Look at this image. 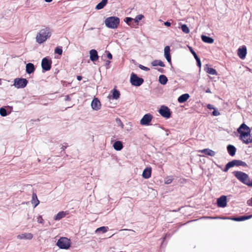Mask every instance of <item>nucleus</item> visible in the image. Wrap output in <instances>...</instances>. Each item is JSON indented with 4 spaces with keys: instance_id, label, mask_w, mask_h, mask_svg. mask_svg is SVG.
<instances>
[{
    "instance_id": "obj_1",
    "label": "nucleus",
    "mask_w": 252,
    "mask_h": 252,
    "mask_svg": "<svg viewBox=\"0 0 252 252\" xmlns=\"http://www.w3.org/2000/svg\"><path fill=\"white\" fill-rule=\"evenodd\" d=\"M237 131L240 134L239 139L244 143L249 144L252 142L251 129L245 123L242 124L237 128Z\"/></svg>"
},
{
    "instance_id": "obj_2",
    "label": "nucleus",
    "mask_w": 252,
    "mask_h": 252,
    "mask_svg": "<svg viewBox=\"0 0 252 252\" xmlns=\"http://www.w3.org/2000/svg\"><path fill=\"white\" fill-rule=\"evenodd\" d=\"M51 30L49 28L40 30L36 35V41L39 44L43 43L51 36Z\"/></svg>"
},
{
    "instance_id": "obj_3",
    "label": "nucleus",
    "mask_w": 252,
    "mask_h": 252,
    "mask_svg": "<svg viewBox=\"0 0 252 252\" xmlns=\"http://www.w3.org/2000/svg\"><path fill=\"white\" fill-rule=\"evenodd\" d=\"M234 176L243 184L252 187V180H251L249 175L242 171H235L233 172Z\"/></svg>"
},
{
    "instance_id": "obj_4",
    "label": "nucleus",
    "mask_w": 252,
    "mask_h": 252,
    "mask_svg": "<svg viewBox=\"0 0 252 252\" xmlns=\"http://www.w3.org/2000/svg\"><path fill=\"white\" fill-rule=\"evenodd\" d=\"M104 23L107 28L115 29L120 24V19L115 16L109 17L105 20Z\"/></svg>"
},
{
    "instance_id": "obj_5",
    "label": "nucleus",
    "mask_w": 252,
    "mask_h": 252,
    "mask_svg": "<svg viewBox=\"0 0 252 252\" xmlns=\"http://www.w3.org/2000/svg\"><path fill=\"white\" fill-rule=\"evenodd\" d=\"M70 240L66 237L60 238L57 243V246L62 249L67 250L70 247Z\"/></svg>"
},
{
    "instance_id": "obj_6",
    "label": "nucleus",
    "mask_w": 252,
    "mask_h": 252,
    "mask_svg": "<svg viewBox=\"0 0 252 252\" xmlns=\"http://www.w3.org/2000/svg\"><path fill=\"white\" fill-rule=\"evenodd\" d=\"M130 82L132 86L139 87L141 86L144 82L143 78L138 77V76L132 73L130 76Z\"/></svg>"
},
{
    "instance_id": "obj_7",
    "label": "nucleus",
    "mask_w": 252,
    "mask_h": 252,
    "mask_svg": "<svg viewBox=\"0 0 252 252\" xmlns=\"http://www.w3.org/2000/svg\"><path fill=\"white\" fill-rule=\"evenodd\" d=\"M28 82L25 78H17L14 80L13 85L17 89L24 88L27 86Z\"/></svg>"
},
{
    "instance_id": "obj_8",
    "label": "nucleus",
    "mask_w": 252,
    "mask_h": 252,
    "mask_svg": "<svg viewBox=\"0 0 252 252\" xmlns=\"http://www.w3.org/2000/svg\"><path fill=\"white\" fill-rule=\"evenodd\" d=\"M159 113L164 118L166 119L169 118L171 116L170 109L168 107L162 105L158 110Z\"/></svg>"
},
{
    "instance_id": "obj_9",
    "label": "nucleus",
    "mask_w": 252,
    "mask_h": 252,
    "mask_svg": "<svg viewBox=\"0 0 252 252\" xmlns=\"http://www.w3.org/2000/svg\"><path fill=\"white\" fill-rule=\"evenodd\" d=\"M153 116L151 114H146L141 119L140 123L142 126H148L150 125Z\"/></svg>"
},
{
    "instance_id": "obj_10",
    "label": "nucleus",
    "mask_w": 252,
    "mask_h": 252,
    "mask_svg": "<svg viewBox=\"0 0 252 252\" xmlns=\"http://www.w3.org/2000/svg\"><path fill=\"white\" fill-rule=\"evenodd\" d=\"M51 61L46 58H43L41 62V67L42 69L45 71L49 70L51 67Z\"/></svg>"
},
{
    "instance_id": "obj_11",
    "label": "nucleus",
    "mask_w": 252,
    "mask_h": 252,
    "mask_svg": "<svg viewBox=\"0 0 252 252\" xmlns=\"http://www.w3.org/2000/svg\"><path fill=\"white\" fill-rule=\"evenodd\" d=\"M92 108L94 110L97 111L101 108V103L97 98H94L91 103Z\"/></svg>"
},
{
    "instance_id": "obj_12",
    "label": "nucleus",
    "mask_w": 252,
    "mask_h": 252,
    "mask_svg": "<svg viewBox=\"0 0 252 252\" xmlns=\"http://www.w3.org/2000/svg\"><path fill=\"white\" fill-rule=\"evenodd\" d=\"M237 51L238 55L240 59H244L245 58L247 54V48L246 46L244 45L239 48Z\"/></svg>"
},
{
    "instance_id": "obj_13",
    "label": "nucleus",
    "mask_w": 252,
    "mask_h": 252,
    "mask_svg": "<svg viewBox=\"0 0 252 252\" xmlns=\"http://www.w3.org/2000/svg\"><path fill=\"white\" fill-rule=\"evenodd\" d=\"M170 47L168 46H166L165 47L164 49V57L167 60V62L170 63L171 64V56L170 54Z\"/></svg>"
},
{
    "instance_id": "obj_14",
    "label": "nucleus",
    "mask_w": 252,
    "mask_h": 252,
    "mask_svg": "<svg viewBox=\"0 0 252 252\" xmlns=\"http://www.w3.org/2000/svg\"><path fill=\"white\" fill-rule=\"evenodd\" d=\"M198 152L204 154L205 156H209L211 157H214L216 155V152L210 149H204L199 150Z\"/></svg>"
},
{
    "instance_id": "obj_15",
    "label": "nucleus",
    "mask_w": 252,
    "mask_h": 252,
    "mask_svg": "<svg viewBox=\"0 0 252 252\" xmlns=\"http://www.w3.org/2000/svg\"><path fill=\"white\" fill-rule=\"evenodd\" d=\"M33 238V235L31 233H24L17 236L19 239L31 240Z\"/></svg>"
},
{
    "instance_id": "obj_16",
    "label": "nucleus",
    "mask_w": 252,
    "mask_h": 252,
    "mask_svg": "<svg viewBox=\"0 0 252 252\" xmlns=\"http://www.w3.org/2000/svg\"><path fill=\"white\" fill-rule=\"evenodd\" d=\"M90 58L93 62H95L98 59V56L96 50L92 49L90 51Z\"/></svg>"
},
{
    "instance_id": "obj_17",
    "label": "nucleus",
    "mask_w": 252,
    "mask_h": 252,
    "mask_svg": "<svg viewBox=\"0 0 252 252\" xmlns=\"http://www.w3.org/2000/svg\"><path fill=\"white\" fill-rule=\"evenodd\" d=\"M227 150L229 155L233 157L236 154V148L234 146L229 144L227 146Z\"/></svg>"
},
{
    "instance_id": "obj_18",
    "label": "nucleus",
    "mask_w": 252,
    "mask_h": 252,
    "mask_svg": "<svg viewBox=\"0 0 252 252\" xmlns=\"http://www.w3.org/2000/svg\"><path fill=\"white\" fill-rule=\"evenodd\" d=\"M151 167H147L143 171L142 177L145 179H149L151 176Z\"/></svg>"
},
{
    "instance_id": "obj_19",
    "label": "nucleus",
    "mask_w": 252,
    "mask_h": 252,
    "mask_svg": "<svg viewBox=\"0 0 252 252\" xmlns=\"http://www.w3.org/2000/svg\"><path fill=\"white\" fill-rule=\"evenodd\" d=\"M252 218V215H250L249 216H242L238 217H235L232 219H231V220L237 221H243L245 220L250 219H251Z\"/></svg>"
},
{
    "instance_id": "obj_20",
    "label": "nucleus",
    "mask_w": 252,
    "mask_h": 252,
    "mask_svg": "<svg viewBox=\"0 0 252 252\" xmlns=\"http://www.w3.org/2000/svg\"><path fill=\"white\" fill-rule=\"evenodd\" d=\"M35 70L34 66L32 63H28L26 65V71L28 74H31Z\"/></svg>"
},
{
    "instance_id": "obj_21",
    "label": "nucleus",
    "mask_w": 252,
    "mask_h": 252,
    "mask_svg": "<svg viewBox=\"0 0 252 252\" xmlns=\"http://www.w3.org/2000/svg\"><path fill=\"white\" fill-rule=\"evenodd\" d=\"M68 214V213L66 212L61 211L59 212L55 217L54 220H59L62 218L65 217L66 215Z\"/></svg>"
},
{
    "instance_id": "obj_22",
    "label": "nucleus",
    "mask_w": 252,
    "mask_h": 252,
    "mask_svg": "<svg viewBox=\"0 0 252 252\" xmlns=\"http://www.w3.org/2000/svg\"><path fill=\"white\" fill-rule=\"evenodd\" d=\"M113 147L115 150L121 151L123 148V145L121 141H116L113 144Z\"/></svg>"
},
{
    "instance_id": "obj_23",
    "label": "nucleus",
    "mask_w": 252,
    "mask_h": 252,
    "mask_svg": "<svg viewBox=\"0 0 252 252\" xmlns=\"http://www.w3.org/2000/svg\"><path fill=\"white\" fill-rule=\"evenodd\" d=\"M189 97V95L188 94H185L180 95L178 98V101L180 103H184L187 100Z\"/></svg>"
},
{
    "instance_id": "obj_24",
    "label": "nucleus",
    "mask_w": 252,
    "mask_h": 252,
    "mask_svg": "<svg viewBox=\"0 0 252 252\" xmlns=\"http://www.w3.org/2000/svg\"><path fill=\"white\" fill-rule=\"evenodd\" d=\"M32 203L34 205V207H36L39 203L37 195L35 193L32 194Z\"/></svg>"
},
{
    "instance_id": "obj_25",
    "label": "nucleus",
    "mask_w": 252,
    "mask_h": 252,
    "mask_svg": "<svg viewBox=\"0 0 252 252\" xmlns=\"http://www.w3.org/2000/svg\"><path fill=\"white\" fill-rule=\"evenodd\" d=\"M108 0H102L101 2L98 3L95 6V9L100 10L104 7L107 3Z\"/></svg>"
},
{
    "instance_id": "obj_26",
    "label": "nucleus",
    "mask_w": 252,
    "mask_h": 252,
    "mask_svg": "<svg viewBox=\"0 0 252 252\" xmlns=\"http://www.w3.org/2000/svg\"><path fill=\"white\" fill-rule=\"evenodd\" d=\"M151 64L153 66H160L161 67H164L165 64L164 63L161 61V60H155L152 62Z\"/></svg>"
},
{
    "instance_id": "obj_27",
    "label": "nucleus",
    "mask_w": 252,
    "mask_h": 252,
    "mask_svg": "<svg viewBox=\"0 0 252 252\" xmlns=\"http://www.w3.org/2000/svg\"><path fill=\"white\" fill-rule=\"evenodd\" d=\"M201 39L203 42L207 43H212L214 41L213 38L204 35H201Z\"/></svg>"
},
{
    "instance_id": "obj_28",
    "label": "nucleus",
    "mask_w": 252,
    "mask_h": 252,
    "mask_svg": "<svg viewBox=\"0 0 252 252\" xmlns=\"http://www.w3.org/2000/svg\"><path fill=\"white\" fill-rule=\"evenodd\" d=\"M204 69L207 73L210 74L217 75V72L215 69L208 67L207 65H206V67H205Z\"/></svg>"
},
{
    "instance_id": "obj_29",
    "label": "nucleus",
    "mask_w": 252,
    "mask_h": 252,
    "mask_svg": "<svg viewBox=\"0 0 252 252\" xmlns=\"http://www.w3.org/2000/svg\"><path fill=\"white\" fill-rule=\"evenodd\" d=\"M159 82L162 85H165L168 81L167 78L164 75H160L158 79Z\"/></svg>"
},
{
    "instance_id": "obj_30",
    "label": "nucleus",
    "mask_w": 252,
    "mask_h": 252,
    "mask_svg": "<svg viewBox=\"0 0 252 252\" xmlns=\"http://www.w3.org/2000/svg\"><path fill=\"white\" fill-rule=\"evenodd\" d=\"M233 160L234 162L235 166H243V167L247 166V163L244 161H243L240 160H237V159H234Z\"/></svg>"
},
{
    "instance_id": "obj_31",
    "label": "nucleus",
    "mask_w": 252,
    "mask_h": 252,
    "mask_svg": "<svg viewBox=\"0 0 252 252\" xmlns=\"http://www.w3.org/2000/svg\"><path fill=\"white\" fill-rule=\"evenodd\" d=\"M234 166H235L234 162V160H233L228 162L226 164L225 167L223 169V171L227 172L229 168H230Z\"/></svg>"
},
{
    "instance_id": "obj_32",
    "label": "nucleus",
    "mask_w": 252,
    "mask_h": 252,
    "mask_svg": "<svg viewBox=\"0 0 252 252\" xmlns=\"http://www.w3.org/2000/svg\"><path fill=\"white\" fill-rule=\"evenodd\" d=\"M120 95V93L119 91L114 89L113 90V94H112V98L115 99H117L118 98H119Z\"/></svg>"
},
{
    "instance_id": "obj_33",
    "label": "nucleus",
    "mask_w": 252,
    "mask_h": 252,
    "mask_svg": "<svg viewBox=\"0 0 252 252\" xmlns=\"http://www.w3.org/2000/svg\"><path fill=\"white\" fill-rule=\"evenodd\" d=\"M227 205V197L225 195H221V208H224Z\"/></svg>"
},
{
    "instance_id": "obj_34",
    "label": "nucleus",
    "mask_w": 252,
    "mask_h": 252,
    "mask_svg": "<svg viewBox=\"0 0 252 252\" xmlns=\"http://www.w3.org/2000/svg\"><path fill=\"white\" fill-rule=\"evenodd\" d=\"M181 30L185 33H189V29L186 24L181 25Z\"/></svg>"
},
{
    "instance_id": "obj_35",
    "label": "nucleus",
    "mask_w": 252,
    "mask_h": 252,
    "mask_svg": "<svg viewBox=\"0 0 252 252\" xmlns=\"http://www.w3.org/2000/svg\"><path fill=\"white\" fill-rule=\"evenodd\" d=\"M107 230H108L107 227L101 226V227L97 228L95 230V232L97 233L99 231H102L103 233H105L106 232H107Z\"/></svg>"
},
{
    "instance_id": "obj_36",
    "label": "nucleus",
    "mask_w": 252,
    "mask_h": 252,
    "mask_svg": "<svg viewBox=\"0 0 252 252\" xmlns=\"http://www.w3.org/2000/svg\"><path fill=\"white\" fill-rule=\"evenodd\" d=\"M0 115L2 117H5L7 115V111L4 108L1 107L0 108Z\"/></svg>"
},
{
    "instance_id": "obj_37",
    "label": "nucleus",
    "mask_w": 252,
    "mask_h": 252,
    "mask_svg": "<svg viewBox=\"0 0 252 252\" xmlns=\"http://www.w3.org/2000/svg\"><path fill=\"white\" fill-rule=\"evenodd\" d=\"M55 53L61 55L63 53V50L61 47H57L55 49Z\"/></svg>"
},
{
    "instance_id": "obj_38",
    "label": "nucleus",
    "mask_w": 252,
    "mask_h": 252,
    "mask_svg": "<svg viewBox=\"0 0 252 252\" xmlns=\"http://www.w3.org/2000/svg\"><path fill=\"white\" fill-rule=\"evenodd\" d=\"M144 17L143 15L142 14H139L137 15L135 18L134 19V20L135 23L139 22L142 18Z\"/></svg>"
},
{
    "instance_id": "obj_39",
    "label": "nucleus",
    "mask_w": 252,
    "mask_h": 252,
    "mask_svg": "<svg viewBox=\"0 0 252 252\" xmlns=\"http://www.w3.org/2000/svg\"><path fill=\"white\" fill-rule=\"evenodd\" d=\"M116 122L117 123V124L120 126L121 127V128H124V125L122 123V122L121 121V120H120V119L117 118L116 119Z\"/></svg>"
},
{
    "instance_id": "obj_40",
    "label": "nucleus",
    "mask_w": 252,
    "mask_h": 252,
    "mask_svg": "<svg viewBox=\"0 0 252 252\" xmlns=\"http://www.w3.org/2000/svg\"><path fill=\"white\" fill-rule=\"evenodd\" d=\"M37 221L40 223L43 224L44 223V220L42 219L41 216H39L37 218Z\"/></svg>"
},
{
    "instance_id": "obj_41",
    "label": "nucleus",
    "mask_w": 252,
    "mask_h": 252,
    "mask_svg": "<svg viewBox=\"0 0 252 252\" xmlns=\"http://www.w3.org/2000/svg\"><path fill=\"white\" fill-rule=\"evenodd\" d=\"M139 67L143 70H144V71H149L150 70V69L143 65H141V64H139Z\"/></svg>"
},
{
    "instance_id": "obj_42",
    "label": "nucleus",
    "mask_w": 252,
    "mask_h": 252,
    "mask_svg": "<svg viewBox=\"0 0 252 252\" xmlns=\"http://www.w3.org/2000/svg\"><path fill=\"white\" fill-rule=\"evenodd\" d=\"M213 110L214 111L212 112V115L213 116H217L220 114V112L218 111H217L215 108H214Z\"/></svg>"
},
{
    "instance_id": "obj_43",
    "label": "nucleus",
    "mask_w": 252,
    "mask_h": 252,
    "mask_svg": "<svg viewBox=\"0 0 252 252\" xmlns=\"http://www.w3.org/2000/svg\"><path fill=\"white\" fill-rule=\"evenodd\" d=\"M189 50H190V52L191 53V54H192V55L193 56V57H194V58L198 57L196 53L191 47H189Z\"/></svg>"
},
{
    "instance_id": "obj_44",
    "label": "nucleus",
    "mask_w": 252,
    "mask_h": 252,
    "mask_svg": "<svg viewBox=\"0 0 252 252\" xmlns=\"http://www.w3.org/2000/svg\"><path fill=\"white\" fill-rule=\"evenodd\" d=\"M195 59L196 60V62H197V65L199 66V67H200L201 65V61H200V59L198 57L195 58Z\"/></svg>"
},
{
    "instance_id": "obj_45",
    "label": "nucleus",
    "mask_w": 252,
    "mask_h": 252,
    "mask_svg": "<svg viewBox=\"0 0 252 252\" xmlns=\"http://www.w3.org/2000/svg\"><path fill=\"white\" fill-rule=\"evenodd\" d=\"M133 19L131 17H126L125 20V21L127 24H129V22H130Z\"/></svg>"
},
{
    "instance_id": "obj_46",
    "label": "nucleus",
    "mask_w": 252,
    "mask_h": 252,
    "mask_svg": "<svg viewBox=\"0 0 252 252\" xmlns=\"http://www.w3.org/2000/svg\"><path fill=\"white\" fill-rule=\"evenodd\" d=\"M107 52V57L109 59H112V55L109 51H106Z\"/></svg>"
},
{
    "instance_id": "obj_47",
    "label": "nucleus",
    "mask_w": 252,
    "mask_h": 252,
    "mask_svg": "<svg viewBox=\"0 0 252 252\" xmlns=\"http://www.w3.org/2000/svg\"><path fill=\"white\" fill-rule=\"evenodd\" d=\"M217 205H218V207H220V205H221V203H220V197L218 198L217 201Z\"/></svg>"
},
{
    "instance_id": "obj_48",
    "label": "nucleus",
    "mask_w": 252,
    "mask_h": 252,
    "mask_svg": "<svg viewBox=\"0 0 252 252\" xmlns=\"http://www.w3.org/2000/svg\"><path fill=\"white\" fill-rule=\"evenodd\" d=\"M207 107L209 109H210V110L214 109L215 108L212 105L210 104H208Z\"/></svg>"
},
{
    "instance_id": "obj_49",
    "label": "nucleus",
    "mask_w": 252,
    "mask_h": 252,
    "mask_svg": "<svg viewBox=\"0 0 252 252\" xmlns=\"http://www.w3.org/2000/svg\"><path fill=\"white\" fill-rule=\"evenodd\" d=\"M164 25L165 26L170 27L171 26V23L168 21H166L164 23Z\"/></svg>"
},
{
    "instance_id": "obj_50",
    "label": "nucleus",
    "mask_w": 252,
    "mask_h": 252,
    "mask_svg": "<svg viewBox=\"0 0 252 252\" xmlns=\"http://www.w3.org/2000/svg\"><path fill=\"white\" fill-rule=\"evenodd\" d=\"M206 218L207 219H220V218L218 217H206Z\"/></svg>"
},
{
    "instance_id": "obj_51",
    "label": "nucleus",
    "mask_w": 252,
    "mask_h": 252,
    "mask_svg": "<svg viewBox=\"0 0 252 252\" xmlns=\"http://www.w3.org/2000/svg\"><path fill=\"white\" fill-rule=\"evenodd\" d=\"M172 180L171 179H169L165 181V183L167 184H168L171 183L172 182Z\"/></svg>"
},
{
    "instance_id": "obj_52",
    "label": "nucleus",
    "mask_w": 252,
    "mask_h": 252,
    "mask_svg": "<svg viewBox=\"0 0 252 252\" xmlns=\"http://www.w3.org/2000/svg\"><path fill=\"white\" fill-rule=\"evenodd\" d=\"M70 100V97L68 95H66L65 96V101H68V100Z\"/></svg>"
},
{
    "instance_id": "obj_53",
    "label": "nucleus",
    "mask_w": 252,
    "mask_h": 252,
    "mask_svg": "<svg viewBox=\"0 0 252 252\" xmlns=\"http://www.w3.org/2000/svg\"><path fill=\"white\" fill-rule=\"evenodd\" d=\"M82 76H77V79L78 81H80V80H82Z\"/></svg>"
},
{
    "instance_id": "obj_54",
    "label": "nucleus",
    "mask_w": 252,
    "mask_h": 252,
    "mask_svg": "<svg viewBox=\"0 0 252 252\" xmlns=\"http://www.w3.org/2000/svg\"><path fill=\"white\" fill-rule=\"evenodd\" d=\"M249 201H250V200L248 201V202H247L248 204L249 205H251V206H252V197L251 198V202H252V203H251V204L249 203Z\"/></svg>"
},
{
    "instance_id": "obj_55",
    "label": "nucleus",
    "mask_w": 252,
    "mask_h": 252,
    "mask_svg": "<svg viewBox=\"0 0 252 252\" xmlns=\"http://www.w3.org/2000/svg\"><path fill=\"white\" fill-rule=\"evenodd\" d=\"M158 71H159V72H161V73L163 72V69H162V68H159V69H158Z\"/></svg>"
},
{
    "instance_id": "obj_56",
    "label": "nucleus",
    "mask_w": 252,
    "mask_h": 252,
    "mask_svg": "<svg viewBox=\"0 0 252 252\" xmlns=\"http://www.w3.org/2000/svg\"><path fill=\"white\" fill-rule=\"evenodd\" d=\"M110 63V61H107L106 62V65H109V63Z\"/></svg>"
},
{
    "instance_id": "obj_57",
    "label": "nucleus",
    "mask_w": 252,
    "mask_h": 252,
    "mask_svg": "<svg viewBox=\"0 0 252 252\" xmlns=\"http://www.w3.org/2000/svg\"><path fill=\"white\" fill-rule=\"evenodd\" d=\"M46 2H50L52 0H44Z\"/></svg>"
},
{
    "instance_id": "obj_58",
    "label": "nucleus",
    "mask_w": 252,
    "mask_h": 252,
    "mask_svg": "<svg viewBox=\"0 0 252 252\" xmlns=\"http://www.w3.org/2000/svg\"><path fill=\"white\" fill-rule=\"evenodd\" d=\"M65 148H66L65 147H64V146H63L62 147V150H64L65 149Z\"/></svg>"
},
{
    "instance_id": "obj_59",
    "label": "nucleus",
    "mask_w": 252,
    "mask_h": 252,
    "mask_svg": "<svg viewBox=\"0 0 252 252\" xmlns=\"http://www.w3.org/2000/svg\"><path fill=\"white\" fill-rule=\"evenodd\" d=\"M221 219H226V218L221 217Z\"/></svg>"
},
{
    "instance_id": "obj_60",
    "label": "nucleus",
    "mask_w": 252,
    "mask_h": 252,
    "mask_svg": "<svg viewBox=\"0 0 252 252\" xmlns=\"http://www.w3.org/2000/svg\"><path fill=\"white\" fill-rule=\"evenodd\" d=\"M165 239V236L163 238V241H164Z\"/></svg>"
}]
</instances>
